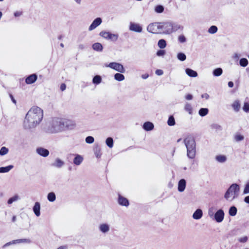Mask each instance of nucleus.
Here are the masks:
<instances>
[{
	"label": "nucleus",
	"mask_w": 249,
	"mask_h": 249,
	"mask_svg": "<svg viewBox=\"0 0 249 249\" xmlns=\"http://www.w3.org/2000/svg\"><path fill=\"white\" fill-rule=\"evenodd\" d=\"M148 77V74H143V75H142V77L143 79H146Z\"/></svg>",
	"instance_id": "obj_62"
},
{
	"label": "nucleus",
	"mask_w": 249,
	"mask_h": 249,
	"mask_svg": "<svg viewBox=\"0 0 249 249\" xmlns=\"http://www.w3.org/2000/svg\"><path fill=\"white\" fill-rule=\"evenodd\" d=\"M158 45L160 49H163L166 46V42L164 39H161L158 41Z\"/></svg>",
	"instance_id": "obj_33"
},
{
	"label": "nucleus",
	"mask_w": 249,
	"mask_h": 249,
	"mask_svg": "<svg viewBox=\"0 0 249 249\" xmlns=\"http://www.w3.org/2000/svg\"><path fill=\"white\" fill-rule=\"evenodd\" d=\"M240 65L242 67H246L248 64V60L246 58H241L239 61Z\"/></svg>",
	"instance_id": "obj_35"
},
{
	"label": "nucleus",
	"mask_w": 249,
	"mask_h": 249,
	"mask_svg": "<svg viewBox=\"0 0 249 249\" xmlns=\"http://www.w3.org/2000/svg\"><path fill=\"white\" fill-rule=\"evenodd\" d=\"M77 4H81V0H73Z\"/></svg>",
	"instance_id": "obj_63"
},
{
	"label": "nucleus",
	"mask_w": 249,
	"mask_h": 249,
	"mask_svg": "<svg viewBox=\"0 0 249 249\" xmlns=\"http://www.w3.org/2000/svg\"><path fill=\"white\" fill-rule=\"evenodd\" d=\"M216 160L219 162H224L226 160V157L224 155H218L216 157Z\"/></svg>",
	"instance_id": "obj_37"
},
{
	"label": "nucleus",
	"mask_w": 249,
	"mask_h": 249,
	"mask_svg": "<svg viewBox=\"0 0 249 249\" xmlns=\"http://www.w3.org/2000/svg\"><path fill=\"white\" fill-rule=\"evenodd\" d=\"M185 98L187 100H190L192 99L193 96L191 94H188L186 95Z\"/></svg>",
	"instance_id": "obj_52"
},
{
	"label": "nucleus",
	"mask_w": 249,
	"mask_h": 249,
	"mask_svg": "<svg viewBox=\"0 0 249 249\" xmlns=\"http://www.w3.org/2000/svg\"><path fill=\"white\" fill-rule=\"evenodd\" d=\"M212 127L215 128H220V126L219 125H216V124H213L212 125Z\"/></svg>",
	"instance_id": "obj_61"
},
{
	"label": "nucleus",
	"mask_w": 249,
	"mask_h": 249,
	"mask_svg": "<svg viewBox=\"0 0 249 249\" xmlns=\"http://www.w3.org/2000/svg\"><path fill=\"white\" fill-rule=\"evenodd\" d=\"M85 141L87 143H92L94 141V139L92 136H88L85 139Z\"/></svg>",
	"instance_id": "obj_42"
},
{
	"label": "nucleus",
	"mask_w": 249,
	"mask_h": 249,
	"mask_svg": "<svg viewBox=\"0 0 249 249\" xmlns=\"http://www.w3.org/2000/svg\"><path fill=\"white\" fill-rule=\"evenodd\" d=\"M164 11V7L163 6L159 5H157V13H161Z\"/></svg>",
	"instance_id": "obj_44"
},
{
	"label": "nucleus",
	"mask_w": 249,
	"mask_h": 249,
	"mask_svg": "<svg viewBox=\"0 0 249 249\" xmlns=\"http://www.w3.org/2000/svg\"><path fill=\"white\" fill-rule=\"evenodd\" d=\"M156 25L154 23H152L148 25V26L147 27V31L149 33H152V34H155L156 33V28H155Z\"/></svg>",
	"instance_id": "obj_24"
},
{
	"label": "nucleus",
	"mask_w": 249,
	"mask_h": 249,
	"mask_svg": "<svg viewBox=\"0 0 249 249\" xmlns=\"http://www.w3.org/2000/svg\"><path fill=\"white\" fill-rule=\"evenodd\" d=\"M13 167H14V166L12 165H8L6 167H0V173H7L10 170H11L12 168H13Z\"/></svg>",
	"instance_id": "obj_26"
},
{
	"label": "nucleus",
	"mask_w": 249,
	"mask_h": 249,
	"mask_svg": "<svg viewBox=\"0 0 249 249\" xmlns=\"http://www.w3.org/2000/svg\"><path fill=\"white\" fill-rule=\"evenodd\" d=\"M237 212V208L235 206H232L229 209V213L230 215L234 216L236 214Z\"/></svg>",
	"instance_id": "obj_30"
},
{
	"label": "nucleus",
	"mask_w": 249,
	"mask_h": 249,
	"mask_svg": "<svg viewBox=\"0 0 249 249\" xmlns=\"http://www.w3.org/2000/svg\"><path fill=\"white\" fill-rule=\"evenodd\" d=\"M99 231L104 234L107 233L110 230V226L107 223H102L99 226Z\"/></svg>",
	"instance_id": "obj_13"
},
{
	"label": "nucleus",
	"mask_w": 249,
	"mask_h": 249,
	"mask_svg": "<svg viewBox=\"0 0 249 249\" xmlns=\"http://www.w3.org/2000/svg\"><path fill=\"white\" fill-rule=\"evenodd\" d=\"M208 113V110H199V114L201 116L206 115Z\"/></svg>",
	"instance_id": "obj_47"
},
{
	"label": "nucleus",
	"mask_w": 249,
	"mask_h": 249,
	"mask_svg": "<svg viewBox=\"0 0 249 249\" xmlns=\"http://www.w3.org/2000/svg\"><path fill=\"white\" fill-rule=\"evenodd\" d=\"M240 54H238V53H234V55H233V58L234 59H238L239 57H240Z\"/></svg>",
	"instance_id": "obj_57"
},
{
	"label": "nucleus",
	"mask_w": 249,
	"mask_h": 249,
	"mask_svg": "<svg viewBox=\"0 0 249 249\" xmlns=\"http://www.w3.org/2000/svg\"><path fill=\"white\" fill-rule=\"evenodd\" d=\"M233 83L232 81H230L228 82V86L230 88H232L233 87Z\"/></svg>",
	"instance_id": "obj_58"
},
{
	"label": "nucleus",
	"mask_w": 249,
	"mask_h": 249,
	"mask_svg": "<svg viewBox=\"0 0 249 249\" xmlns=\"http://www.w3.org/2000/svg\"><path fill=\"white\" fill-rule=\"evenodd\" d=\"M40 205L38 202H36L33 207V211L36 216H39L40 214Z\"/></svg>",
	"instance_id": "obj_19"
},
{
	"label": "nucleus",
	"mask_w": 249,
	"mask_h": 249,
	"mask_svg": "<svg viewBox=\"0 0 249 249\" xmlns=\"http://www.w3.org/2000/svg\"><path fill=\"white\" fill-rule=\"evenodd\" d=\"M201 96L202 98H205L206 99H208V98L209 97V95L207 93L202 94Z\"/></svg>",
	"instance_id": "obj_60"
},
{
	"label": "nucleus",
	"mask_w": 249,
	"mask_h": 249,
	"mask_svg": "<svg viewBox=\"0 0 249 249\" xmlns=\"http://www.w3.org/2000/svg\"><path fill=\"white\" fill-rule=\"evenodd\" d=\"M37 78L36 74H32L28 76L25 79L27 84H32L36 82Z\"/></svg>",
	"instance_id": "obj_15"
},
{
	"label": "nucleus",
	"mask_w": 249,
	"mask_h": 249,
	"mask_svg": "<svg viewBox=\"0 0 249 249\" xmlns=\"http://www.w3.org/2000/svg\"><path fill=\"white\" fill-rule=\"evenodd\" d=\"M178 41L181 43H184L186 41V38L183 35L179 36H178Z\"/></svg>",
	"instance_id": "obj_49"
},
{
	"label": "nucleus",
	"mask_w": 249,
	"mask_h": 249,
	"mask_svg": "<svg viewBox=\"0 0 249 249\" xmlns=\"http://www.w3.org/2000/svg\"><path fill=\"white\" fill-rule=\"evenodd\" d=\"M9 150L6 147H2L0 149V155L3 156L8 153Z\"/></svg>",
	"instance_id": "obj_39"
},
{
	"label": "nucleus",
	"mask_w": 249,
	"mask_h": 249,
	"mask_svg": "<svg viewBox=\"0 0 249 249\" xmlns=\"http://www.w3.org/2000/svg\"><path fill=\"white\" fill-rule=\"evenodd\" d=\"M21 15H22V12H21V11H16L14 13V16L16 17H19Z\"/></svg>",
	"instance_id": "obj_50"
},
{
	"label": "nucleus",
	"mask_w": 249,
	"mask_h": 249,
	"mask_svg": "<svg viewBox=\"0 0 249 249\" xmlns=\"http://www.w3.org/2000/svg\"><path fill=\"white\" fill-rule=\"evenodd\" d=\"M184 142L187 149V156L191 159L195 158L196 154V142L195 138L192 136H188L184 140Z\"/></svg>",
	"instance_id": "obj_3"
},
{
	"label": "nucleus",
	"mask_w": 249,
	"mask_h": 249,
	"mask_svg": "<svg viewBox=\"0 0 249 249\" xmlns=\"http://www.w3.org/2000/svg\"><path fill=\"white\" fill-rule=\"evenodd\" d=\"M83 160V157L80 155H76L73 159V163L76 165H79Z\"/></svg>",
	"instance_id": "obj_22"
},
{
	"label": "nucleus",
	"mask_w": 249,
	"mask_h": 249,
	"mask_svg": "<svg viewBox=\"0 0 249 249\" xmlns=\"http://www.w3.org/2000/svg\"><path fill=\"white\" fill-rule=\"evenodd\" d=\"M66 86L65 84H62L60 86V89L62 91H64L66 89Z\"/></svg>",
	"instance_id": "obj_53"
},
{
	"label": "nucleus",
	"mask_w": 249,
	"mask_h": 249,
	"mask_svg": "<svg viewBox=\"0 0 249 249\" xmlns=\"http://www.w3.org/2000/svg\"><path fill=\"white\" fill-rule=\"evenodd\" d=\"M105 67H109L120 73H124L125 71L123 65L117 62H111L108 64H106Z\"/></svg>",
	"instance_id": "obj_6"
},
{
	"label": "nucleus",
	"mask_w": 249,
	"mask_h": 249,
	"mask_svg": "<svg viewBox=\"0 0 249 249\" xmlns=\"http://www.w3.org/2000/svg\"><path fill=\"white\" fill-rule=\"evenodd\" d=\"M243 193L244 194H247L249 193V183H248L246 184L245 187L244 189Z\"/></svg>",
	"instance_id": "obj_48"
},
{
	"label": "nucleus",
	"mask_w": 249,
	"mask_h": 249,
	"mask_svg": "<svg viewBox=\"0 0 249 249\" xmlns=\"http://www.w3.org/2000/svg\"><path fill=\"white\" fill-rule=\"evenodd\" d=\"M142 127L145 131H150L154 128V125L150 122H147L144 123Z\"/></svg>",
	"instance_id": "obj_20"
},
{
	"label": "nucleus",
	"mask_w": 249,
	"mask_h": 249,
	"mask_svg": "<svg viewBox=\"0 0 249 249\" xmlns=\"http://www.w3.org/2000/svg\"><path fill=\"white\" fill-rule=\"evenodd\" d=\"M233 109H238L240 107V104L238 100L235 101L232 105Z\"/></svg>",
	"instance_id": "obj_43"
},
{
	"label": "nucleus",
	"mask_w": 249,
	"mask_h": 249,
	"mask_svg": "<svg viewBox=\"0 0 249 249\" xmlns=\"http://www.w3.org/2000/svg\"><path fill=\"white\" fill-rule=\"evenodd\" d=\"M79 48H80V49H84V45H82V44H81V45H80L79 46Z\"/></svg>",
	"instance_id": "obj_64"
},
{
	"label": "nucleus",
	"mask_w": 249,
	"mask_h": 249,
	"mask_svg": "<svg viewBox=\"0 0 249 249\" xmlns=\"http://www.w3.org/2000/svg\"><path fill=\"white\" fill-rule=\"evenodd\" d=\"M106 143L107 145V146L111 148L113 146V140L111 137L107 138L106 140Z\"/></svg>",
	"instance_id": "obj_32"
},
{
	"label": "nucleus",
	"mask_w": 249,
	"mask_h": 249,
	"mask_svg": "<svg viewBox=\"0 0 249 249\" xmlns=\"http://www.w3.org/2000/svg\"><path fill=\"white\" fill-rule=\"evenodd\" d=\"M208 214H209V215L210 217H212L213 216V209H209V212H208Z\"/></svg>",
	"instance_id": "obj_55"
},
{
	"label": "nucleus",
	"mask_w": 249,
	"mask_h": 249,
	"mask_svg": "<svg viewBox=\"0 0 249 249\" xmlns=\"http://www.w3.org/2000/svg\"><path fill=\"white\" fill-rule=\"evenodd\" d=\"M177 58L178 60L183 61L186 59V56L184 53H179L177 55Z\"/></svg>",
	"instance_id": "obj_40"
},
{
	"label": "nucleus",
	"mask_w": 249,
	"mask_h": 249,
	"mask_svg": "<svg viewBox=\"0 0 249 249\" xmlns=\"http://www.w3.org/2000/svg\"><path fill=\"white\" fill-rule=\"evenodd\" d=\"M43 116V110H29L24 121V128L26 130L35 128L41 121Z\"/></svg>",
	"instance_id": "obj_2"
},
{
	"label": "nucleus",
	"mask_w": 249,
	"mask_h": 249,
	"mask_svg": "<svg viewBox=\"0 0 249 249\" xmlns=\"http://www.w3.org/2000/svg\"><path fill=\"white\" fill-rule=\"evenodd\" d=\"M242 109H249V103L245 102Z\"/></svg>",
	"instance_id": "obj_51"
},
{
	"label": "nucleus",
	"mask_w": 249,
	"mask_h": 249,
	"mask_svg": "<svg viewBox=\"0 0 249 249\" xmlns=\"http://www.w3.org/2000/svg\"><path fill=\"white\" fill-rule=\"evenodd\" d=\"M12 242L13 244H16V243H30V240L29 239H17L12 241Z\"/></svg>",
	"instance_id": "obj_36"
},
{
	"label": "nucleus",
	"mask_w": 249,
	"mask_h": 249,
	"mask_svg": "<svg viewBox=\"0 0 249 249\" xmlns=\"http://www.w3.org/2000/svg\"><path fill=\"white\" fill-rule=\"evenodd\" d=\"M222 69L220 68H218L214 69L213 72V73L214 76H219L222 74Z\"/></svg>",
	"instance_id": "obj_31"
},
{
	"label": "nucleus",
	"mask_w": 249,
	"mask_h": 249,
	"mask_svg": "<svg viewBox=\"0 0 249 249\" xmlns=\"http://www.w3.org/2000/svg\"><path fill=\"white\" fill-rule=\"evenodd\" d=\"M93 152L97 158L99 159L101 158L102 156L101 149L98 144L94 145L93 147Z\"/></svg>",
	"instance_id": "obj_17"
},
{
	"label": "nucleus",
	"mask_w": 249,
	"mask_h": 249,
	"mask_svg": "<svg viewBox=\"0 0 249 249\" xmlns=\"http://www.w3.org/2000/svg\"><path fill=\"white\" fill-rule=\"evenodd\" d=\"M57 249H68V246L67 245L60 246Z\"/></svg>",
	"instance_id": "obj_59"
},
{
	"label": "nucleus",
	"mask_w": 249,
	"mask_h": 249,
	"mask_svg": "<svg viewBox=\"0 0 249 249\" xmlns=\"http://www.w3.org/2000/svg\"><path fill=\"white\" fill-rule=\"evenodd\" d=\"M240 186L236 183L232 184L228 189L224 195V198L229 201H232L237 198L240 192Z\"/></svg>",
	"instance_id": "obj_4"
},
{
	"label": "nucleus",
	"mask_w": 249,
	"mask_h": 249,
	"mask_svg": "<svg viewBox=\"0 0 249 249\" xmlns=\"http://www.w3.org/2000/svg\"><path fill=\"white\" fill-rule=\"evenodd\" d=\"M20 199V197L18 195H15L13 196L10 197L7 201L8 204H11L13 202L17 201Z\"/></svg>",
	"instance_id": "obj_25"
},
{
	"label": "nucleus",
	"mask_w": 249,
	"mask_h": 249,
	"mask_svg": "<svg viewBox=\"0 0 249 249\" xmlns=\"http://www.w3.org/2000/svg\"><path fill=\"white\" fill-rule=\"evenodd\" d=\"M186 180L184 179H180L178 183V191L180 192L184 191L186 187Z\"/></svg>",
	"instance_id": "obj_16"
},
{
	"label": "nucleus",
	"mask_w": 249,
	"mask_h": 249,
	"mask_svg": "<svg viewBox=\"0 0 249 249\" xmlns=\"http://www.w3.org/2000/svg\"><path fill=\"white\" fill-rule=\"evenodd\" d=\"M163 73L162 70H157V75H161Z\"/></svg>",
	"instance_id": "obj_54"
},
{
	"label": "nucleus",
	"mask_w": 249,
	"mask_h": 249,
	"mask_svg": "<svg viewBox=\"0 0 249 249\" xmlns=\"http://www.w3.org/2000/svg\"><path fill=\"white\" fill-rule=\"evenodd\" d=\"M224 217V212L222 209L218 210L214 215L215 220L218 223L222 222Z\"/></svg>",
	"instance_id": "obj_9"
},
{
	"label": "nucleus",
	"mask_w": 249,
	"mask_h": 249,
	"mask_svg": "<svg viewBox=\"0 0 249 249\" xmlns=\"http://www.w3.org/2000/svg\"><path fill=\"white\" fill-rule=\"evenodd\" d=\"M36 152L38 155L43 157H46L49 155V151L48 150L41 147L37 148Z\"/></svg>",
	"instance_id": "obj_14"
},
{
	"label": "nucleus",
	"mask_w": 249,
	"mask_h": 249,
	"mask_svg": "<svg viewBox=\"0 0 249 249\" xmlns=\"http://www.w3.org/2000/svg\"><path fill=\"white\" fill-rule=\"evenodd\" d=\"M248 240V237L246 236L240 237L238 239L239 242L241 243H246Z\"/></svg>",
	"instance_id": "obj_46"
},
{
	"label": "nucleus",
	"mask_w": 249,
	"mask_h": 249,
	"mask_svg": "<svg viewBox=\"0 0 249 249\" xmlns=\"http://www.w3.org/2000/svg\"><path fill=\"white\" fill-rule=\"evenodd\" d=\"M47 199L50 202H53L56 199V196L53 192L49 193L47 196Z\"/></svg>",
	"instance_id": "obj_29"
},
{
	"label": "nucleus",
	"mask_w": 249,
	"mask_h": 249,
	"mask_svg": "<svg viewBox=\"0 0 249 249\" xmlns=\"http://www.w3.org/2000/svg\"><path fill=\"white\" fill-rule=\"evenodd\" d=\"M118 202L120 205L123 206L127 207L129 205L128 199L120 194L118 195Z\"/></svg>",
	"instance_id": "obj_12"
},
{
	"label": "nucleus",
	"mask_w": 249,
	"mask_h": 249,
	"mask_svg": "<svg viewBox=\"0 0 249 249\" xmlns=\"http://www.w3.org/2000/svg\"><path fill=\"white\" fill-rule=\"evenodd\" d=\"M102 22V20L101 18H95L91 25L89 26V31H92L93 30L95 29L96 27H97L98 26H99Z\"/></svg>",
	"instance_id": "obj_10"
},
{
	"label": "nucleus",
	"mask_w": 249,
	"mask_h": 249,
	"mask_svg": "<svg viewBox=\"0 0 249 249\" xmlns=\"http://www.w3.org/2000/svg\"><path fill=\"white\" fill-rule=\"evenodd\" d=\"M244 201L246 203H248L249 204V196H246L244 198Z\"/></svg>",
	"instance_id": "obj_56"
},
{
	"label": "nucleus",
	"mask_w": 249,
	"mask_h": 249,
	"mask_svg": "<svg viewBox=\"0 0 249 249\" xmlns=\"http://www.w3.org/2000/svg\"><path fill=\"white\" fill-rule=\"evenodd\" d=\"M129 30L130 31L141 33L142 31V27L138 23L131 22L129 24Z\"/></svg>",
	"instance_id": "obj_8"
},
{
	"label": "nucleus",
	"mask_w": 249,
	"mask_h": 249,
	"mask_svg": "<svg viewBox=\"0 0 249 249\" xmlns=\"http://www.w3.org/2000/svg\"><path fill=\"white\" fill-rule=\"evenodd\" d=\"M217 28L216 26L213 25L210 27V28L208 30V32L210 34H213L217 32Z\"/></svg>",
	"instance_id": "obj_38"
},
{
	"label": "nucleus",
	"mask_w": 249,
	"mask_h": 249,
	"mask_svg": "<svg viewBox=\"0 0 249 249\" xmlns=\"http://www.w3.org/2000/svg\"><path fill=\"white\" fill-rule=\"evenodd\" d=\"M64 164L65 162L63 160L58 158H57L55 159L54 162L51 164V166L57 168H61L64 165Z\"/></svg>",
	"instance_id": "obj_11"
},
{
	"label": "nucleus",
	"mask_w": 249,
	"mask_h": 249,
	"mask_svg": "<svg viewBox=\"0 0 249 249\" xmlns=\"http://www.w3.org/2000/svg\"><path fill=\"white\" fill-rule=\"evenodd\" d=\"M122 73H117L114 75V79L118 81H122L124 80V76Z\"/></svg>",
	"instance_id": "obj_28"
},
{
	"label": "nucleus",
	"mask_w": 249,
	"mask_h": 249,
	"mask_svg": "<svg viewBox=\"0 0 249 249\" xmlns=\"http://www.w3.org/2000/svg\"><path fill=\"white\" fill-rule=\"evenodd\" d=\"M203 215L202 211L200 209H197L193 214V218L194 219L198 220L200 219Z\"/></svg>",
	"instance_id": "obj_18"
},
{
	"label": "nucleus",
	"mask_w": 249,
	"mask_h": 249,
	"mask_svg": "<svg viewBox=\"0 0 249 249\" xmlns=\"http://www.w3.org/2000/svg\"><path fill=\"white\" fill-rule=\"evenodd\" d=\"M92 48L94 50L101 52L103 50V46L100 43H95L92 45Z\"/></svg>",
	"instance_id": "obj_23"
},
{
	"label": "nucleus",
	"mask_w": 249,
	"mask_h": 249,
	"mask_svg": "<svg viewBox=\"0 0 249 249\" xmlns=\"http://www.w3.org/2000/svg\"><path fill=\"white\" fill-rule=\"evenodd\" d=\"M167 124L169 126H173L175 124V120L173 116L171 115L169 116L167 121Z\"/></svg>",
	"instance_id": "obj_34"
},
{
	"label": "nucleus",
	"mask_w": 249,
	"mask_h": 249,
	"mask_svg": "<svg viewBox=\"0 0 249 249\" xmlns=\"http://www.w3.org/2000/svg\"><path fill=\"white\" fill-rule=\"evenodd\" d=\"M75 125L76 124L73 121L66 118L55 117L47 123L45 130L48 133L54 134L73 129Z\"/></svg>",
	"instance_id": "obj_1"
},
{
	"label": "nucleus",
	"mask_w": 249,
	"mask_h": 249,
	"mask_svg": "<svg viewBox=\"0 0 249 249\" xmlns=\"http://www.w3.org/2000/svg\"><path fill=\"white\" fill-rule=\"evenodd\" d=\"M165 54V51L164 50H160L157 52V55L162 56Z\"/></svg>",
	"instance_id": "obj_45"
},
{
	"label": "nucleus",
	"mask_w": 249,
	"mask_h": 249,
	"mask_svg": "<svg viewBox=\"0 0 249 249\" xmlns=\"http://www.w3.org/2000/svg\"><path fill=\"white\" fill-rule=\"evenodd\" d=\"M244 137L240 134H236L234 136V140L236 142H239L243 140Z\"/></svg>",
	"instance_id": "obj_41"
},
{
	"label": "nucleus",
	"mask_w": 249,
	"mask_h": 249,
	"mask_svg": "<svg viewBox=\"0 0 249 249\" xmlns=\"http://www.w3.org/2000/svg\"><path fill=\"white\" fill-rule=\"evenodd\" d=\"M102 82V77L100 75L95 76L92 79V83L95 85H98Z\"/></svg>",
	"instance_id": "obj_27"
},
{
	"label": "nucleus",
	"mask_w": 249,
	"mask_h": 249,
	"mask_svg": "<svg viewBox=\"0 0 249 249\" xmlns=\"http://www.w3.org/2000/svg\"><path fill=\"white\" fill-rule=\"evenodd\" d=\"M185 72L186 74L191 77H196L197 76L196 71L189 68L186 69Z\"/></svg>",
	"instance_id": "obj_21"
},
{
	"label": "nucleus",
	"mask_w": 249,
	"mask_h": 249,
	"mask_svg": "<svg viewBox=\"0 0 249 249\" xmlns=\"http://www.w3.org/2000/svg\"><path fill=\"white\" fill-rule=\"evenodd\" d=\"M99 35L106 39L110 40L113 41H116L118 38L117 34H111L110 32L106 31L101 32Z\"/></svg>",
	"instance_id": "obj_7"
},
{
	"label": "nucleus",
	"mask_w": 249,
	"mask_h": 249,
	"mask_svg": "<svg viewBox=\"0 0 249 249\" xmlns=\"http://www.w3.org/2000/svg\"><path fill=\"white\" fill-rule=\"evenodd\" d=\"M157 24V34H168L173 30V25L170 22H160Z\"/></svg>",
	"instance_id": "obj_5"
}]
</instances>
